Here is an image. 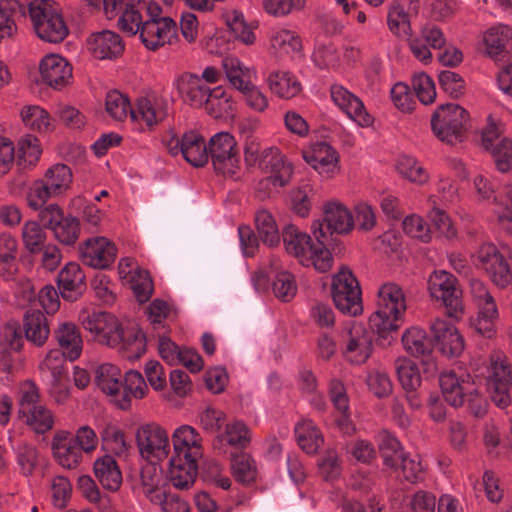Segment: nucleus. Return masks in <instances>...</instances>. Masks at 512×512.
I'll return each mask as SVG.
<instances>
[{
    "label": "nucleus",
    "mask_w": 512,
    "mask_h": 512,
    "mask_svg": "<svg viewBox=\"0 0 512 512\" xmlns=\"http://www.w3.org/2000/svg\"><path fill=\"white\" fill-rule=\"evenodd\" d=\"M102 448L118 457H126L129 445L124 432L112 423H105L99 430Z\"/></svg>",
    "instance_id": "a18cd8bd"
},
{
    "label": "nucleus",
    "mask_w": 512,
    "mask_h": 512,
    "mask_svg": "<svg viewBox=\"0 0 512 512\" xmlns=\"http://www.w3.org/2000/svg\"><path fill=\"white\" fill-rule=\"evenodd\" d=\"M176 87L183 100L194 107L205 105L212 91L200 76L191 73H184L179 76Z\"/></svg>",
    "instance_id": "cd10ccee"
},
{
    "label": "nucleus",
    "mask_w": 512,
    "mask_h": 512,
    "mask_svg": "<svg viewBox=\"0 0 512 512\" xmlns=\"http://www.w3.org/2000/svg\"><path fill=\"white\" fill-rule=\"evenodd\" d=\"M324 218L321 224L327 235L330 233L346 234L354 227V217L349 209L338 201H329L323 206ZM320 221L313 225L318 227Z\"/></svg>",
    "instance_id": "b1692460"
},
{
    "label": "nucleus",
    "mask_w": 512,
    "mask_h": 512,
    "mask_svg": "<svg viewBox=\"0 0 512 512\" xmlns=\"http://www.w3.org/2000/svg\"><path fill=\"white\" fill-rule=\"evenodd\" d=\"M18 418L37 433L43 434L53 428L54 416L40 401L37 385L30 380L19 388Z\"/></svg>",
    "instance_id": "f03ea898"
},
{
    "label": "nucleus",
    "mask_w": 512,
    "mask_h": 512,
    "mask_svg": "<svg viewBox=\"0 0 512 512\" xmlns=\"http://www.w3.org/2000/svg\"><path fill=\"white\" fill-rule=\"evenodd\" d=\"M269 44L271 51L279 56L299 54L302 48L297 32L283 27L271 30Z\"/></svg>",
    "instance_id": "f704fd0d"
},
{
    "label": "nucleus",
    "mask_w": 512,
    "mask_h": 512,
    "mask_svg": "<svg viewBox=\"0 0 512 512\" xmlns=\"http://www.w3.org/2000/svg\"><path fill=\"white\" fill-rule=\"evenodd\" d=\"M173 453L171 456L198 461L202 456V437L190 425H181L171 436Z\"/></svg>",
    "instance_id": "4be33fe9"
},
{
    "label": "nucleus",
    "mask_w": 512,
    "mask_h": 512,
    "mask_svg": "<svg viewBox=\"0 0 512 512\" xmlns=\"http://www.w3.org/2000/svg\"><path fill=\"white\" fill-rule=\"evenodd\" d=\"M435 346L447 357H457L464 350V339L447 320L435 319L430 326Z\"/></svg>",
    "instance_id": "a211bd4d"
},
{
    "label": "nucleus",
    "mask_w": 512,
    "mask_h": 512,
    "mask_svg": "<svg viewBox=\"0 0 512 512\" xmlns=\"http://www.w3.org/2000/svg\"><path fill=\"white\" fill-rule=\"evenodd\" d=\"M126 281L131 284V288L139 302H146L151 297L153 282L148 271L137 267L133 275Z\"/></svg>",
    "instance_id": "774afa93"
},
{
    "label": "nucleus",
    "mask_w": 512,
    "mask_h": 512,
    "mask_svg": "<svg viewBox=\"0 0 512 512\" xmlns=\"http://www.w3.org/2000/svg\"><path fill=\"white\" fill-rule=\"evenodd\" d=\"M442 394L446 402L451 406H462L466 401V395H473L475 384L469 374L455 371L443 372L439 377Z\"/></svg>",
    "instance_id": "dca6fc26"
},
{
    "label": "nucleus",
    "mask_w": 512,
    "mask_h": 512,
    "mask_svg": "<svg viewBox=\"0 0 512 512\" xmlns=\"http://www.w3.org/2000/svg\"><path fill=\"white\" fill-rule=\"evenodd\" d=\"M231 469L234 478L243 484H249L255 481L257 476V466L254 459L246 454L236 455L231 460Z\"/></svg>",
    "instance_id": "13d9d810"
},
{
    "label": "nucleus",
    "mask_w": 512,
    "mask_h": 512,
    "mask_svg": "<svg viewBox=\"0 0 512 512\" xmlns=\"http://www.w3.org/2000/svg\"><path fill=\"white\" fill-rule=\"evenodd\" d=\"M42 81L54 89H62L72 79V66L57 54L46 55L39 65Z\"/></svg>",
    "instance_id": "5701e85b"
},
{
    "label": "nucleus",
    "mask_w": 512,
    "mask_h": 512,
    "mask_svg": "<svg viewBox=\"0 0 512 512\" xmlns=\"http://www.w3.org/2000/svg\"><path fill=\"white\" fill-rule=\"evenodd\" d=\"M22 241L31 254H36L44 248L46 233L36 221H27L22 227Z\"/></svg>",
    "instance_id": "0e129e2a"
},
{
    "label": "nucleus",
    "mask_w": 512,
    "mask_h": 512,
    "mask_svg": "<svg viewBox=\"0 0 512 512\" xmlns=\"http://www.w3.org/2000/svg\"><path fill=\"white\" fill-rule=\"evenodd\" d=\"M286 252L295 257L299 263H308L311 259L312 239L306 232L293 224H288L282 232Z\"/></svg>",
    "instance_id": "a878e982"
},
{
    "label": "nucleus",
    "mask_w": 512,
    "mask_h": 512,
    "mask_svg": "<svg viewBox=\"0 0 512 512\" xmlns=\"http://www.w3.org/2000/svg\"><path fill=\"white\" fill-rule=\"evenodd\" d=\"M143 493L152 502H159L165 493L159 486L162 480L161 469L154 464L144 466L140 474Z\"/></svg>",
    "instance_id": "603ef678"
},
{
    "label": "nucleus",
    "mask_w": 512,
    "mask_h": 512,
    "mask_svg": "<svg viewBox=\"0 0 512 512\" xmlns=\"http://www.w3.org/2000/svg\"><path fill=\"white\" fill-rule=\"evenodd\" d=\"M428 290L432 298L439 300L447 308L451 317H458L463 312L461 290L457 279L445 270L434 271L428 279Z\"/></svg>",
    "instance_id": "9d476101"
},
{
    "label": "nucleus",
    "mask_w": 512,
    "mask_h": 512,
    "mask_svg": "<svg viewBox=\"0 0 512 512\" xmlns=\"http://www.w3.org/2000/svg\"><path fill=\"white\" fill-rule=\"evenodd\" d=\"M313 234L318 244L313 245L311 248V259L308 263H303V266H314V268L320 272H326L332 267L333 257L331 252L324 246V242L327 240V233L323 229V224L319 223L312 226Z\"/></svg>",
    "instance_id": "37998d69"
},
{
    "label": "nucleus",
    "mask_w": 512,
    "mask_h": 512,
    "mask_svg": "<svg viewBox=\"0 0 512 512\" xmlns=\"http://www.w3.org/2000/svg\"><path fill=\"white\" fill-rule=\"evenodd\" d=\"M80 320L84 329L93 334L99 343L113 348L119 345L122 328L114 315L107 312H83Z\"/></svg>",
    "instance_id": "9b49d317"
},
{
    "label": "nucleus",
    "mask_w": 512,
    "mask_h": 512,
    "mask_svg": "<svg viewBox=\"0 0 512 512\" xmlns=\"http://www.w3.org/2000/svg\"><path fill=\"white\" fill-rule=\"evenodd\" d=\"M295 435L298 445L307 454L317 453L324 443L322 433L309 419H304L295 426Z\"/></svg>",
    "instance_id": "c03bdc74"
},
{
    "label": "nucleus",
    "mask_w": 512,
    "mask_h": 512,
    "mask_svg": "<svg viewBox=\"0 0 512 512\" xmlns=\"http://www.w3.org/2000/svg\"><path fill=\"white\" fill-rule=\"evenodd\" d=\"M396 169L402 177L412 183L423 185L429 180L428 171L412 156H400L396 163Z\"/></svg>",
    "instance_id": "8fccbe9b"
},
{
    "label": "nucleus",
    "mask_w": 512,
    "mask_h": 512,
    "mask_svg": "<svg viewBox=\"0 0 512 512\" xmlns=\"http://www.w3.org/2000/svg\"><path fill=\"white\" fill-rule=\"evenodd\" d=\"M148 392L147 384L142 374L136 370H130L125 375V385L121 389L119 399H116V406L127 410L131 406V397L142 399Z\"/></svg>",
    "instance_id": "a19ab883"
},
{
    "label": "nucleus",
    "mask_w": 512,
    "mask_h": 512,
    "mask_svg": "<svg viewBox=\"0 0 512 512\" xmlns=\"http://www.w3.org/2000/svg\"><path fill=\"white\" fill-rule=\"evenodd\" d=\"M176 36L177 25L170 17L150 18L144 21L140 30L141 41L149 50L170 44Z\"/></svg>",
    "instance_id": "2eb2a0df"
},
{
    "label": "nucleus",
    "mask_w": 512,
    "mask_h": 512,
    "mask_svg": "<svg viewBox=\"0 0 512 512\" xmlns=\"http://www.w3.org/2000/svg\"><path fill=\"white\" fill-rule=\"evenodd\" d=\"M343 357L352 364L365 363L372 353V337L363 323L350 320L341 328L339 335Z\"/></svg>",
    "instance_id": "423d86ee"
},
{
    "label": "nucleus",
    "mask_w": 512,
    "mask_h": 512,
    "mask_svg": "<svg viewBox=\"0 0 512 512\" xmlns=\"http://www.w3.org/2000/svg\"><path fill=\"white\" fill-rule=\"evenodd\" d=\"M222 69L228 83L239 92L255 83L257 80V71L255 68L246 66L237 57L223 58Z\"/></svg>",
    "instance_id": "7c9ffc66"
},
{
    "label": "nucleus",
    "mask_w": 512,
    "mask_h": 512,
    "mask_svg": "<svg viewBox=\"0 0 512 512\" xmlns=\"http://www.w3.org/2000/svg\"><path fill=\"white\" fill-rule=\"evenodd\" d=\"M135 439L141 457L149 462L163 461L170 453L168 433L158 423L140 425L136 430Z\"/></svg>",
    "instance_id": "1a4fd4ad"
},
{
    "label": "nucleus",
    "mask_w": 512,
    "mask_h": 512,
    "mask_svg": "<svg viewBox=\"0 0 512 512\" xmlns=\"http://www.w3.org/2000/svg\"><path fill=\"white\" fill-rule=\"evenodd\" d=\"M23 330L26 340L36 347H42L50 335L48 319L39 310H31L25 314Z\"/></svg>",
    "instance_id": "72a5a7b5"
},
{
    "label": "nucleus",
    "mask_w": 512,
    "mask_h": 512,
    "mask_svg": "<svg viewBox=\"0 0 512 512\" xmlns=\"http://www.w3.org/2000/svg\"><path fill=\"white\" fill-rule=\"evenodd\" d=\"M379 450L384 464L392 469H398L404 455L400 442L391 434L383 432L380 435Z\"/></svg>",
    "instance_id": "6e6d98bb"
},
{
    "label": "nucleus",
    "mask_w": 512,
    "mask_h": 512,
    "mask_svg": "<svg viewBox=\"0 0 512 512\" xmlns=\"http://www.w3.org/2000/svg\"><path fill=\"white\" fill-rule=\"evenodd\" d=\"M168 149L172 155L182 154L194 167H202L209 160L208 144L202 135L194 131L184 133L180 139L171 140Z\"/></svg>",
    "instance_id": "4468645a"
},
{
    "label": "nucleus",
    "mask_w": 512,
    "mask_h": 512,
    "mask_svg": "<svg viewBox=\"0 0 512 512\" xmlns=\"http://www.w3.org/2000/svg\"><path fill=\"white\" fill-rule=\"evenodd\" d=\"M254 220L258 235L263 243L270 247L279 244V229L270 211L267 209L257 210Z\"/></svg>",
    "instance_id": "de8ad7c7"
},
{
    "label": "nucleus",
    "mask_w": 512,
    "mask_h": 512,
    "mask_svg": "<svg viewBox=\"0 0 512 512\" xmlns=\"http://www.w3.org/2000/svg\"><path fill=\"white\" fill-rule=\"evenodd\" d=\"M267 84L272 93L283 99H291L302 90L299 80L289 71L271 72L267 78Z\"/></svg>",
    "instance_id": "e433bc0d"
},
{
    "label": "nucleus",
    "mask_w": 512,
    "mask_h": 512,
    "mask_svg": "<svg viewBox=\"0 0 512 512\" xmlns=\"http://www.w3.org/2000/svg\"><path fill=\"white\" fill-rule=\"evenodd\" d=\"M502 193L509 206L503 201L494 198L495 206L493 212L497 217L498 225L512 235V184L504 185Z\"/></svg>",
    "instance_id": "69168bd1"
},
{
    "label": "nucleus",
    "mask_w": 512,
    "mask_h": 512,
    "mask_svg": "<svg viewBox=\"0 0 512 512\" xmlns=\"http://www.w3.org/2000/svg\"><path fill=\"white\" fill-rule=\"evenodd\" d=\"M29 15L37 36L49 43L62 42L69 29L52 0H33L29 3Z\"/></svg>",
    "instance_id": "7ed1b4c3"
},
{
    "label": "nucleus",
    "mask_w": 512,
    "mask_h": 512,
    "mask_svg": "<svg viewBox=\"0 0 512 512\" xmlns=\"http://www.w3.org/2000/svg\"><path fill=\"white\" fill-rule=\"evenodd\" d=\"M403 347L414 357L427 356L432 352V344L426 331L419 327H410L402 335Z\"/></svg>",
    "instance_id": "49530a36"
},
{
    "label": "nucleus",
    "mask_w": 512,
    "mask_h": 512,
    "mask_svg": "<svg viewBox=\"0 0 512 512\" xmlns=\"http://www.w3.org/2000/svg\"><path fill=\"white\" fill-rule=\"evenodd\" d=\"M418 11V0H395L387 13V26L391 33L397 37L412 36L411 18Z\"/></svg>",
    "instance_id": "f3484780"
},
{
    "label": "nucleus",
    "mask_w": 512,
    "mask_h": 512,
    "mask_svg": "<svg viewBox=\"0 0 512 512\" xmlns=\"http://www.w3.org/2000/svg\"><path fill=\"white\" fill-rule=\"evenodd\" d=\"M87 45L93 56L100 60L119 57L125 47L120 35L110 30L92 34L87 40Z\"/></svg>",
    "instance_id": "393cba45"
},
{
    "label": "nucleus",
    "mask_w": 512,
    "mask_h": 512,
    "mask_svg": "<svg viewBox=\"0 0 512 512\" xmlns=\"http://www.w3.org/2000/svg\"><path fill=\"white\" fill-rule=\"evenodd\" d=\"M20 472L25 476L34 473L40 463V453L35 445L25 441L12 446Z\"/></svg>",
    "instance_id": "09e8293b"
},
{
    "label": "nucleus",
    "mask_w": 512,
    "mask_h": 512,
    "mask_svg": "<svg viewBox=\"0 0 512 512\" xmlns=\"http://www.w3.org/2000/svg\"><path fill=\"white\" fill-rule=\"evenodd\" d=\"M261 171L268 176L265 182L275 187H285L293 176V165L277 148L268 150L263 156Z\"/></svg>",
    "instance_id": "aec40b11"
},
{
    "label": "nucleus",
    "mask_w": 512,
    "mask_h": 512,
    "mask_svg": "<svg viewBox=\"0 0 512 512\" xmlns=\"http://www.w3.org/2000/svg\"><path fill=\"white\" fill-rule=\"evenodd\" d=\"M478 314L473 321L475 330L486 338H491L495 333V322L498 318V310L495 302L478 307Z\"/></svg>",
    "instance_id": "bf43d9fd"
},
{
    "label": "nucleus",
    "mask_w": 512,
    "mask_h": 512,
    "mask_svg": "<svg viewBox=\"0 0 512 512\" xmlns=\"http://www.w3.org/2000/svg\"><path fill=\"white\" fill-rule=\"evenodd\" d=\"M475 263L483 269L490 280L501 288L512 282V253L499 250L492 243L482 244L475 255Z\"/></svg>",
    "instance_id": "20e7f679"
},
{
    "label": "nucleus",
    "mask_w": 512,
    "mask_h": 512,
    "mask_svg": "<svg viewBox=\"0 0 512 512\" xmlns=\"http://www.w3.org/2000/svg\"><path fill=\"white\" fill-rule=\"evenodd\" d=\"M206 111L214 118H223L232 114L234 103L231 95H229L222 87L212 89L209 99L205 103Z\"/></svg>",
    "instance_id": "3c124183"
},
{
    "label": "nucleus",
    "mask_w": 512,
    "mask_h": 512,
    "mask_svg": "<svg viewBox=\"0 0 512 512\" xmlns=\"http://www.w3.org/2000/svg\"><path fill=\"white\" fill-rule=\"evenodd\" d=\"M115 244L104 236H94L79 245V257L83 264L95 269H107L115 261Z\"/></svg>",
    "instance_id": "ddd939ff"
},
{
    "label": "nucleus",
    "mask_w": 512,
    "mask_h": 512,
    "mask_svg": "<svg viewBox=\"0 0 512 512\" xmlns=\"http://www.w3.org/2000/svg\"><path fill=\"white\" fill-rule=\"evenodd\" d=\"M95 382L99 389L116 399H119L121 389L123 388L121 370L111 364H101L95 371Z\"/></svg>",
    "instance_id": "ea45409f"
},
{
    "label": "nucleus",
    "mask_w": 512,
    "mask_h": 512,
    "mask_svg": "<svg viewBox=\"0 0 512 512\" xmlns=\"http://www.w3.org/2000/svg\"><path fill=\"white\" fill-rule=\"evenodd\" d=\"M58 287L62 297L69 300H75L85 290V275L79 264L65 265L58 275Z\"/></svg>",
    "instance_id": "2f4dec72"
},
{
    "label": "nucleus",
    "mask_w": 512,
    "mask_h": 512,
    "mask_svg": "<svg viewBox=\"0 0 512 512\" xmlns=\"http://www.w3.org/2000/svg\"><path fill=\"white\" fill-rule=\"evenodd\" d=\"M511 40L512 27L504 24L492 26L483 35L486 54L495 60L503 57Z\"/></svg>",
    "instance_id": "c9c22d12"
},
{
    "label": "nucleus",
    "mask_w": 512,
    "mask_h": 512,
    "mask_svg": "<svg viewBox=\"0 0 512 512\" xmlns=\"http://www.w3.org/2000/svg\"><path fill=\"white\" fill-rule=\"evenodd\" d=\"M43 180L57 196L69 188L72 182V172L67 165L56 164L47 170Z\"/></svg>",
    "instance_id": "4d7b16f0"
},
{
    "label": "nucleus",
    "mask_w": 512,
    "mask_h": 512,
    "mask_svg": "<svg viewBox=\"0 0 512 512\" xmlns=\"http://www.w3.org/2000/svg\"><path fill=\"white\" fill-rule=\"evenodd\" d=\"M468 118L467 111L460 105L443 104L432 115V130L439 140L454 145L461 141Z\"/></svg>",
    "instance_id": "39448f33"
},
{
    "label": "nucleus",
    "mask_w": 512,
    "mask_h": 512,
    "mask_svg": "<svg viewBox=\"0 0 512 512\" xmlns=\"http://www.w3.org/2000/svg\"><path fill=\"white\" fill-rule=\"evenodd\" d=\"M431 210L428 213L430 221L435 228L446 238H453L456 236L457 231L448 214L436 203L435 198H429Z\"/></svg>",
    "instance_id": "338daca9"
},
{
    "label": "nucleus",
    "mask_w": 512,
    "mask_h": 512,
    "mask_svg": "<svg viewBox=\"0 0 512 512\" xmlns=\"http://www.w3.org/2000/svg\"><path fill=\"white\" fill-rule=\"evenodd\" d=\"M51 446L56 462L63 468L75 469L83 460L84 454L66 431H58L52 438Z\"/></svg>",
    "instance_id": "bb28decb"
},
{
    "label": "nucleus",
    "mask_w": 512,
    "mask_h": 512,
    "mask_svg": "<svg viewBox=\"0 0 512 512\" xmlns=\"http://www.w3.org/2000/svg\"><path fill=\"white\" fill-rule=\"evenodd\" d=\"M225 22L234 37L246 45L255 42V34L252 28L245 22L244 16L237 10L229 11L225 15Z\"/></svg>",
    "instance_id": "052dcab7"
},
{
    "label": "nucleus",
    "mask_w": 512,
    "mask_h": 512,
    "mask_svg": "<svg viewBox=\"0 0 512 512\" xmlns=\"http://www.w3.org/2000/svg\"><path fill=\"white\" fill-rule=\"evenodd\" d=\"M54 337L62 352L68 360H77L83 350V340L77 326L72 322H60L54 330Z\"/></svg>",
    "instance_id": "c85d7f7f"
},
{
    "label": "nucleus",
    "mask_w": 512,
    "mask_h": 512,
    "mask_svg": "<svg viewBox=\"0 0 512 512\" xmlns=\"http://www.w3.org/2000/svg\"><path fill=\"white\" fill-rule=\"evenodd\" d=\"M67 357L57 349L50 350L44 360L40 363L39 369L45 381L67 375L65 360Z\"/></svg>",
    "instance_id": "e2e57ef3"
},
{
    "label": "nucleus",
    "mask_w": 512,
    "mask_h": 512,
    "mask_svg": "<svg viewBox=\"0 0 512 512\" xmlns=\"http://www.w3.org/2000/svg\"><path fill=\"white\" fill-rule=\"evenodd\" d=\"M208 154L215 171L225 177L234 176L240 168L237 142L232 134L219 132L208 142Z\"/></svg>",
    "instance_id": "6e6552de"
},
{
    "label": "nucleus",
    "mask_w": 512,
    "mask_h": 512,
    "mask_svg": "<svg viewBox=\"0 0 512 512\" xmlns=\"http://www.w3.org/2000/svg\"><path fill=\"white\" fill-rule=\"evenodd\" d=\"M331 99L349 118L360 126L372 124V117L366 112L363 102L342 85H332Z\"/></svg>",
    "instance_id": "412c9836"
},
{
    "label": "nucleus",
    "mask_w": 512,
    "mask_h": 512,
    "mask_svg": "<svg viewBox=\"0 0 512 512\" xmlns=\"http://www.w3.org/2000/svg\"><path fill=\"white\" fill-rule=\"evenodd\" d=\"M167 116V103L161 98L143 97L138 99L136 107L131 110V119L152 127Z\"/></svg>",
    "instance_id": "c756f323"
},
{
    "label": "nucleus",
    "mask_w": 512,
    "mask_h": 512,
    "mask_svg": "<svg viewBox=\"0 0 512 512\" xmlns=\"http://www.w3.org/2000/svg\"><path fill=\"white\" fill-rule=\"evenodd\" d=\"M130 101L127 96L117 90L107 93L105 99V110L115 121H123L129 115L131 117Z\"/></svg>",
    "instance_id": "680f3d73"
},
{
    "label": "nucleus",
    "mask_w": 512,
    "mask_h": 512,
    "mask_svg": "<svg viewBox=\"0 0 512 512\" xmlns=\"http://www.w3.org/2000/svg\"><path fill=\"white\" fill-rule=\"evenodd\" d=\"M406 299L402 288L392 282L380 286L376 310L369 318L371 328L380 336L398 330L404 322Z\"/></svg>",
    "instance_id": "f257e3e1"
},
{
    "label": "nucleus",
    "mask_w": 512,
    "mask_h": 512,
    "mask_svg": "<svg viewBox=\"0 0 512 512\" xmlns=\"http://www.w3.org/2000/svg\"><path fill=\"white\" fill-rule=\"evenodd\" d=\"M486 385L493 402L500 408L508 407L511 403L509 394L512 386L511 366L503 359L492 358L487 368Z\"/></svg>",
    "instance_id": "f8f14e48"
},
{
    "label": "nucleus",
    "mask_w": 512,
    "mask_h": 512,
    "mask_svg": "<svg viewBox=\"0 0 512 512\" xmlns=\"http://www.w3.org/2000/svg\"><path fill=\"white\" fill-rule=\"evenodd\" d=\"M121 341L117 347L123 357L135 361L146 352V336L138 326H132L121 330Z\"/></svg>",
    "instance_id": "4c0bfd02"
},
{
    "label": "nucleus",
    "mask_w": 512,
    "mask_h": 512,
    "mask_svg": "<svg viewBox=\"0 0 512 512\" xmlns=\"http://www.w3.org/2000/svg\"><path fill=\"white\" fill-rule=\"evenodd\" d=\"M26 8L18 0L0 1V40L9 38L17 31L16 21L25 17Z\"/></svg>",
    "instance_id": "58836bf2"
},
{
    "label": "nucleus",
    "mask_w": 512,
    "mask_h": 512,
    "mask_svg": "<svg viewBox=\"0 0 512 512\" xmlns=\"http://www.w3.org/2000/svg\"><path fill=\"white\" fill-rule=\"evenodd\" d=\"M20 116L25 126L31 130L45 132L50 129V115L38 105L24 106L21 109Z\"/></svg>",
    "instance_id": "5fc2aeb1"
},
{
    "label": "nucleus",
    "mask_w": 512,
    "mask_h": 512,
    "mask_svg": "<svg viewBox=\"0 0 512 512\" xmlns=\"http://www.w3.org/2000/svg\"><path fill=\"white\" fill-rule=\"evenodd\" d=\"M94 473L104 488L116 491L122 483V474L115 459L110 455L98 458L94 462Z\"/></svg>",
    "instance_id": "79ce46f5"
},
{
    "label": "nucleus",
    "mask_w": 512,
    "mask_h": 512,
    "mask_svg": "<svg viewBox=\"0 0 512 512\" xmlns=\"http://www.w3.org/2000/svg\"><path fill=\"white\" fill-rule=\"evenodd\" d=\"M331 294L336 308L342 313L356 316L362 312L360 285L347 267H342L333 276Z\"/></svg>",
    "instance_id": "0eeeda50"
},
{
    "label": "nucleus",
    "mask_w": 512,
    "mask_h": 512,
    "mask_svg": "<svg viewBox=\"0 0 512 512\" xmlns=\"http://www.w3.org/2000/svg\"><path fill=\"white\" fill-rule=\"evenodd\" d=\"M305 161L325 179L333 178L340 171L337 151L325 142H318L304 153Z\"/></svg>",
    "instance_id": "6ab92c4d"
},
{
    "label": "nucleus",
    "mask_w": 512,
    "mask_h": 512,
    "mask_svg": "<svg viewBox=\"0 0 512 512\" xmlns=\"http://www.w3.org/2000/svg\"><path fill=\"white\" fill-rule=\"evenodd\" d=\"M197 467V461L171 456L168 469L169 481L177 489H188L195 482Z\"/></svg>",
    "instance_id": "473e14b6"
},
{
    "label": "nucleus",
    "mask_w": 512,
    "mask_h": 512,
    "mask_svg": "<svg viewBox=\"0 0 512 512\" xmlns=\"http://www.w3.org/2000/svg\"><path fill=\"white\" fill-rule=\"evenodd\" d=\"M395 369L402 387L406 391H414L421 383V377L416 364L406 358L399 357L395 361Z\"/></svg>",
    "instance_id": "864d4df0"
}]
</instances>
